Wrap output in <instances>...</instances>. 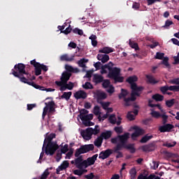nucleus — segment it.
I'll use <instances>...</instances> for the list:
<instances>
[{
	"mask_svg": "<svg viewBox=\"0 0 179 179\" xmlns=\"http://www.w3.org/2000/svg\"><path fill=\"white\" fill-rule=\"evenodd\" d=\"M100 132V129H99V125H95L94 129H92V135H97Z\"/></svg>",
	"mask_w": 179,
	"mask_h": 179,
	"instance_id": "e2e57ef3",
	"label": "nucleus"
},
{
	"mask_svg": "<svg viewBox=\"0 0 179 179\" xmlns=\"http://www.w3.org/2000/svg\"><path fill=\"white\" fill-rule=\"evenodd\" d=\"M72 73L69 71H64L60 78V81H55V83L57 86H62V85H66L68 80L71 79Z\"/></svg>",
	"mask_w": 179,
	"mask_h": 179,
	"instance_id": "0eeeda50",
	"label": "nucleus"
},
{
	"mask_svg": "<svg viewBox=\"0 0 179 179\" xmlns=\"http://www.w3.org/2000/svg\"><path fill=\"white\" fill-rule=\"evenodd\" d=\"M83 123L85 127H93V125H94V122H92L90 120L83 121Z\"/></svg>",
	"mask_w": 179,
	"mask_h": 179,
	"instance_id": "13d9d810",
	"label": "nucleus"
},
{
	"mask_svg": "<svg viewBox=\"0 0 179 179\" xmlns=\"http://www.w3.org/2000/svg\"><path fill=\"white\" fill-rule=\"evenodd\" d=\"M110 80H103L102 86L104 89H107L108 87H109L107 92L108 93L113 94V85H110Z\"/></svg>",
	"mask_w": 179,
	"mask_h": 179,
	"instance_id": "a211bd4d",
	"label": "nucleus"
},
{
	"mask_svg": "<svg viewBox=\"0 0 179 179\" xmlns=\"http://www.w3.org/2000/svg\"><path fill=\"white\" fill-rule=\"evenodd\" d=\"M22 83H27V85H29V86H32L33 87H34L35 89H38L39 90H42L44 91V87L41 86V85H38L36 83H34V82H30L29 81V79H26L25 82H23Z\"/></svg>",
	"mask_w": 179,
	"mask_h": 179,
	"instance_id": "6ab92c4d",
	"label": "nucleus"
},
{
	"mask_svg": "<svg viewBox=\"0 0 179 179\" xmlns=\"http://www.w3.org/2000/svg\"><path fill=\"white\" fill-rule=\"evenodd\" d=\"M131 97L127 99H124V106L125 107H129L131 106V101H135L136 100V97H139L141 96V93L139 92H142L143 90V87H140L139 88H136V90H131Z\"/></svg>",
	"mask_w": 179,
	"mask_h": 179,
	"instance_id": "20e7f679",
	"label": "nucleus"
},
{
	"mask_svg": "<svg viewBox=\"0 0 179 179\" xmlns=\"http://www.w3.org/2000/svg\"><path fill=\"white\" fill-rule=\"evenodd\" d=\"M118 138L120 143H122V146H124V149L129 150L130 153H135V152H136L135 145L127 144L128 139H129V133H125L123 135L119 136Z\"/></svg>",
	"mask_w": 179,
	"mask_h": 179,
	"instance_id": "7ed1b4c3",
	"label": "nucleus"
},
{
	"mask_svg": "<svg viewBox=\"0 0 179 179\" xmlns=\"http://www.w3.org/2000/svg\"><path fill=\"white\" fill-rule=\"evenodd\" d=\"M97 157H99V155L95 154L92 157H88L87 159L85 160L86 162L85 169H87L89 166H93L96 161L97 160Z\"/></svg>",
	"mask_w": 179,
	"mask_h": 179,
	"instance_id": "ddd939ff",
	"label": "nucleus"
},
{
	"mask_svg": "<svg viewBox=\"0 0 179 179\" xmlns=\"http://www.w3.org/2000/svg\"><path fill=\"white\" fill-rule=\"evenodd\" d=\"M71 96H72V92H64L61 96V99H65L68 101L71 99Z\"/></svg>",
	"mask_w": 179,
	"mask_h": 179,
	"instance_id": "c9c22d12",
	"label": "nucleus"
},
{
	"mask_svg": "<svg viewBox=\"0 0 179 179\" xmlns=\"http://www.w3.org/2000/svg\"><path fill=\"white\" fill-rule=\"evenodd\" d=\"M93 113L94 114V115H100V114H101V113L100 112V106H95L94 107Z\"/></svg>",
	"mask_w": 179,
	"mask_h": 179,
	"instance_id": "49530a36",
	"label": "nucleus"
},
{
	"mask_svg": "<svg viewBox=\"0 0 179 179\" xmlns=\"http://www.w3.org/2000/svg\"><path fill=\"white\" fill-rule=\"evenodd\" d=\"M99 52L102 54H110V52H113V49L110 48L105 47L103 49L99 50Z\"/></svg>",
	"mask_w": 179,
	"mask_h": 179,
	"instance_id": "72a5a7b5",
	"label": "nucleus"
},
{
	"mask_svg": "<svg viewBox=\"0 0 179 179\" xmlns=\"http://www.w3.org/2000/svg\"><path fill=\"white\" fill-rule=\"evenodd\" d=\"M173 128L174 125L171 124H165L159 127V131L162 133L171 132V129H173Z\"/></svg>",
	"mask_w": 179,
	"mask_h": 179,
	"instance_id": "2eb2a0df",
	"label": "nucleus"
},
{
	"mask_svg": "<svg viewBox=\"0 0 179 179\" xmlns=\"http://www.w3.org/2000/svg\"><path fill=\"white\" fill-rule=\"evenodd\" d=\"M75 59V55H72L71 57L66 54L60 57V61H66V62H72Z\"/></svg>",
	"mask_w": 179,
	"mask_h": 179,
	"instance_id": "5701e85b",
	"label": "nucleus"
},
{
	"mask_svg": "<svg viewBox=\"0 0 179 179\" xmlns=\"http://www.w3.org/2000/svg\"><path fill=\"white\" fill-rule=\"evenodd\" d=\"M104 78L101 75L99 74H94V77L92 78V81L94 83H96V85H99V83H101V82H103Z\"/></svg>",
	"mask_w": 179,
	"mask_h": 179,
	"instance_id": "aec40b11",
	"label": "nucleus"
},
{
	"mask_svg": "<svg viewBox=\"0 0 179 179\" xmlns=\"http://www.w3.org/2000/svg\"><path fill=\"white\" fill-rule=\"evenodd\" d=\"M113 155V150L108 149L106 150H103L100 152L99 159H101L102 160H106L108 157H110Z\"/></svg>",
	"mask_w": 179,
	"mask_h": 179,
	"instance_id": "4468645a",
	"label": "nucleus"
},
{
	"mask_svg": "<svg viewBox=\"0 0 179 179\" xmlns=\"http://www.w3.org/2000/svg\"><path fill=\"white\" fill-rule=\"evenodd\" d=\"M145 78L147 79L148 83H150V85H156L159 82V80H156V79H155L153 76L146 75Z\"/></svg>",
	"mask_w": 179,
	"mask_h": 179,
	"instance_id": "b1692460",
	"label": "nucleus"
},
{
	"mask_svg": "<svg viewBox=\"0 0 179 179\" xmlns=\"http://www.w3.org/2000/svg\"><path fill=\"white\" fill-rule=\"evenodd\" d=\"M161 117L162 118V124H163V125L167 124V120H169V116H167V115L162 114V115H161Z\"/></svg>",
	"mask_w": 179,
	"mask_h": 179,
	"instance_id": "0e129e2a",
	"label": "nucleus"
},
{
	"mask_svg": "<svg viewBox=\"0 0 179 179\" xmlns=\"http://www.w3.org/2000/svg\"><path fill=\"white\" fill-rule=\"evenodd\" d=\"M73 155V149H71L69 152L66 155L65 159H71Z\"/></svg>",
	"mask_w": 179,
	"mask_h": 179,
	"instance_id": "774afa93",
	"label": "nucleus"
},
{
	"mask_svg": "<svg viewBox=\"0 0 179 179\" xmlns=\"http://www.w3.org/2000/svg\"><path fill=\"white\" fill-rule=\"evenodd\" d=\"M149 41H150L151 43H152V44L148 45V46L150 47V48H156V47H157V45H159V42H156L155 41L154 39H150Z\"/></svg>",
	"mask_w": 179,
	"mask_h": 179,
	"instance_id": "a19ab883",
	"label": "nucleus"
},
{
	"mask_svg": "<svg viewBox=\"0 0 179 179\" xmlns=\"http://www.w3.org/2000/svg\"><path fill=\"white\" fill-rule=\"evenodd\" d=\"M122 148H124V145H122V143H118L114 148L113 152H120V150H121Z\"/></svg>",
	"mask_w": 179,
	"mask_h": 179,
	"instance_id": "052dcab7",
	"label": "nucleus"
},
{
	"mask_svg": "<svg viewBox=\"0 0 179 179\" xmlns=\"http://www.w3.org/2000/svg\"><path fill=\"white\" fill-rule=\"evenodd\" d=\"M31 65H33L35 68V75L36 76H40L41 75V64L39 62H36V59L31 60L30 62Z\"/></svg>",
	"mask_w": 179,
	"mask_h": 179,
	"instance_id": "f8f14e48",
	"label": "nucleus"
},
{
	"mask_svg": "<svg viewBox=\"0 0 179 179\" xmlns=\"http://www.w3.org/2000/svg\"><path fill=\"white\" fill-rule=\"evenodd\" d=\"M113 130L115 131V132H116V134L120 135V134H122L124 129H122V126H120L114 127Z\"/></svg>",
	"mask_w": 179,
	"mask_h": 179,
	"instance_id": "de8ad7c7",
	"label": "nucleus"
},
{
	"mask_svg": "<svg viewBox=\"0 0 179 179\" xmlns=\"http://www.w3.org/2000/svg\"><path fill=\"white\" fill-rule=\"evenodd\" d=\"M108 69L109 73L108 74V78L110 79H113V62H110L109 64H105L101 68V75H104V73H107V70Z\"/></svg>",
	"mask_w": 179,
	"mask_h": 179,
	"instance_id": "6e6552de",
	"label": "nucleus"
},
{
	"mask_svg": "<svg viewBox=\"0 0 179 179\" xmlns=\"http://www.w3.org/2000/svg\"><path fill=\"white\" fill-rule=\"evenodd\" d=\"M95 99L97 103H101L103 100H106L107 99V94L103 91L97 90L94 92Z\"/></svg>",
	"mask_w": 179,
	"mask_h": 179,
	"instance_id": "9b49d317",
	"label": "nucleus"
},
{
	"mask_svg": "<svg viewBox=\"0 0 179 179\" xmlns=\"http://www.w3.org/2000/svg\"><path fill=\"white\" fill-rule=\"evenodd\" d=\"M87 62H89V59H85V58L80 59L78 62V66H80V68H83V72H85L86 71V70H85V68H87L85 64H87Z\"/></svg>",
	"mask_w": 179,
	"mask_h": 179,
	"instance_id": "4be33fe9",
	"label": "nucleus"
},
{
	"mask_svg": "<svg viewBox=\"0 0 179 179\" xmlns=\"http://www.w3.org/2000/svg\"><path fill=\"white\" fill-rule=\"evenodd\" d=\"M99 104H101V106H102V108H103V110H108V107L110 106V103L108 102H99Z\"/></svg>",
	"mask_w": 179,
	"mask_h": 179,
	"instance_id": "6e6d98bb",
	"label": "nucleus"
},
{
	"mask_svg": "<svg viewBox=\"0 0 179 179\" xmlns=\"http://www.w3.org/2000/svg\"><path fill=\"white\" fill-rule=\"evenodd\" d=\"M127 96H128V91L124 89H121V92L119 94V99H123L124 101H125V99L127 98Z\"/></svg>",
	"mask_w": 179,
	"mask_h": 179,
	"instance_id": "cd10ccee",
	"label": "nucleus"
},
{
	"mask_svg": "<svg viewBox=\"0 0 179 179\" xmlns=\"http://www.w3.org/2000/svg\"><path fill=\"white\" fill-rule=\"evenodd\" d=\"M160 92L162 93V94H166L168 90H169V85L162 86L159 88Z\"/></svg>",
	"mask_w": 179,
	"mask_h": 179,
	"instance_id": "8fccbe9b",
	"label": "nucleus"
},
{
	"mask_svg": "<svg viewBox=\"0 0 179 179\" xmlns=\"http://www.w3.org/2000/svg\"><path fill=\"white\" fill-rule=\"evenodd\" d=\"M155 59H163L164 58V53L157 52L155 56Z\"/></svg>",
	"mask_w": 179,
	"mask_h": 179,
	"instance_id": "09e8293b",
	"label": "nucleus"
},
{
	"mask_svg": "<svg viewBox=\"0 0 179 179\" xmlns=\"http://www.w3.org/2000/svg\"><path fill=\"white\" fill-rule=\"evenodd\" d=\"M111 135H113V132L111 131H103L101 134L100 137L102 138V139H110L111 138Z\"/></svg>",
	"mask_w": 179,
	"mask_h": 179,
	"instance_id": "393cba45",
	"label": "nucleus"
},
{
	"mask_svg": "<svg viewBox=\"0 0 179 179\" xmlns=\"http://www.w3.org/2000/svg\"><path fill=\"white\" fill-rule=\"evenodd\" d=\"M11 75H13L15 78H18L20 82L26 83V80L29 79V73L26 72V66L24 64L19 63L14 66V69L11 70Z\"/></svg>",
	"mask_w": 179,
	"mask_h": 179,
	"instance_id": "f257e3e1",
	"label": "nucleus"
},
{
	"mask_svg": "<svg viewBox=\"0 0 179 179\" xmlns=\"http://www.w3.org/2000/svg\"><path fill=\"white\" fill-rule=\"evenodd\" d=\"M152 100L148 101L149 107H151V108H153V107H157L159 110H162V106H160V104H153L152 103Z\"/></svg>",
	"mask_w": 179,
	"mask_h": 179,
	"instance_id": "603ef678",
	"label": "nucleus"
},
{
	"mask_svg": "<svg viewBox=\"0 0 179 179\" xmlns=\"http://www.w3.org/2000/svg\"><path fill=\"white\" fill-rule=\"evenodd\" d=\"M83 87L86 90H89V89H93V85L90 82H86L85 85H83Z\"/></svg>",
	"mask_w": 179,
	"mask_h": 179,
	"instance_id": "a18cd8bd",
	"label": "nucleus"
},
{
	"mask_svg": "<svg viewBox=\"0 0 179 179\" xmlns=\"http://www.w3.org/2000/svg\"><path fill=\"white\" fill-rule=\"evenodd\" d=\"M102 143H103V138H101L100 136L94 142V145H95L96 148H101Z\"/></svg>",
	"mask_w": 179,
	"mask_h": 179,
	"instance_id": "c756f323",
	"label": "nucleus"
},
{
	"mask_svg": "<svg viewBox=\"0 0 179 179\" xmlns=\"http://www.w3.org/2000/svg\"><path fill=\"white\" fill-rule=\"evenodd\" d=\"M139 110L138 109H134V111L128 112L127 118L129 121H134L135 120V115H138Z\"/></svg>",
	"mask_w": 179,
	"mask_h": 179,
	"instance_id": "412c9836",
	"label": "nucleus"
},
{
	"mask_svg": "<svg viewBox=\"0 0 179 179\" xmlns=\"http://www.w3.org/2000/svg\"><path fill=\"white\" fill-rule=\"evenodd\" d=\"M129 44L130 45V47L131 48H134L136 51H138L139 50V45H138L137 43L131 41V40H130Z\"/></svg>",
	"mask_w": 179,
	"mask_h": 179,
	"instance_id": "58836bf2",
	"label": "nucleus"
},
{
	"mask_svg": "<svg viewBox=\"0 0 179 179\" xmlns=\"http://www.w3.org/2000/svg\"><path fill=\"white\" fill-rule=\"evenodd\" d=\"M168 90L171 92H179V85L168 86Z\"/></svg>",
	"mask_w": 179,
	"mask_h": 179,
	"instance_id": "c03bdc74",
	"label": "nucleus"
},
{
	"mask_svg": "<svg viewBox=\"0 0 179 179\" xmlns=\"http://www.w3.org/2000/svg\"><path fill=\"white\" fill-rule=\"evenodd\" d=\"M73 33H74V34H78V36H83V30L78 28L73 29Z\"/></svg>",
	"mask_w": 179,
	"mask_h": 179,
	"instance_id": "864d4df0",
	"label": "nucleus"
},
{
	"mask_svg": "<svg viewBox=\"0 0 179 179\" xmlns=\"http://www.w3.org/2000/svg\"><path fill=\"white\" fill-rule=\"evenodd\" d=\"M68 148H69L68 144H65L64 146L61 149V152L65 155V153H66V152L69 150Z\"/></svg>",
	"mask_w": 179,
	"mask_h": 179,
	"instance_id": "69168bd1",
	"label": "nucleus"
},
{
	"mask_svg": "<svg viewBox=\"0 0 179 179\" xmlns=\"http://www.w3.org/2000/svg\"><path fill=\"white\" fill-rule=\"evenodd\" d=\"M113 80L114 83H122L124 82V76H121V74L113 76Z\"/></svg>",
	"mask_w": 179,
	"mask_h": 179,
	"instance_id": "a878e982",
	"label": "nucleus"
},
{
	"mask_svg": "<svg viewBox=\"0 0 179 179\" xmlns=\"http://www.w3.org/2000/svg\"><path fill=\"white\" fill-rule=\"evenodd\" d=\"M134 129H135L134 132H136V134L138 135L139 136H141V135H143V129L138 127H135Z\"/></svg>",
	"mask_w": 179,
	"mask_h": 179,
	"instance_id": "5fc2aeb1",
	"label": "nucleus"
},
{
	"mask_svg": "<svg viewBox=\"0 0 179 179\" xmlns=\"http://www.w3.org/2000/svg\"><path fill=\"white\" fill-rule=\"evenodd\" d=\"M68 167H69V162L68 161L63 162L62 164L59 166V170H62V171L66 170Z\"/></svg>",
	"mask_w": 179,
	"mask_h": 179,
	"instance_id": "473e14b6",
	"label": "nucleus"
},
{
	"mask_svg": "<svg viewBox=\"0 0 179 179\" xmlns=\"http://www.w3.org/2000/svg\"><path fill=\"white\" fill-rule=\"evenodd\" d=\"M45 106L43 108V111L42 113V118L44 120L45 118V115H47V113L49 114H54L55 113V102L54 101L45 102Z\"/></svg>",
	"mask_w": 179,
	"mask_h": 179,
	"instance_id": "423d86ee",
	"label": "nucleus"
},
{
	"mask_svg": "<svg viewBox=\"0 0 179 179\" xmlns=\"http://www.w3.org/2000/svg\"><path fill=\"white\" fill-rule=\"evenodd\" d=\"M129 174L131 176V179L136 178V169L135 168H132L129 171Z\"/></svg>",
	"mask_w": 179,
	"mask_h": 179,
	"instance_id": "37998d69",
	"label": "nucleus"
},
{
	"mask_svg": "<svg viewBox=\"0 0 179 179\" xmlns=\"http://www.w3.org/2000/svg\"><path fill=\"white\" fill-rule=\"evenodd\" d=\"M46 145V147H45ZM44 148H45V155H50V156H52L57 150L59 148L57 142L52 141L51 137L48 136L44 140L42 150H44Z\"/></svg>",
	"mask_w": 179,
	"mask_h": 179,
	"instance_id": "f03ea898",
	"label": "nucleus"
},
{
	"mask_svg": "<svg viewBox=\"0 0 179 179\" xmlns=\"http://www.w3.org/2000/svg\"><path fill=\"white\" fill-rule=\"evenodd\" d=\"M151 115L154 118H159V117H162V114H160V113H159L157 111H152L151 113Z\"/></svg>",
	"mask_w": 179,
	"mask_h": 179,
	"instance_id": "680f3d73",
	"label": "nucleus"
},
{
	"mask_svg": "<svg viewBox=\"0 0 179 179\" xmlns=\"http://www.w3.org/2000/svg\"><path fill=\"white\" fill-rule=\"evenodd\" d=\"M75 166L77 169H86V161L83 160V157L79 155L75 159Z\"/></svg>",
	"mask_w": 179,
	"mask_h": 179,
	"instance_id": "1a4fd4ad",
	"label": "nucleus"
},
{
	"mask_svg": "<svg viewBox=\"0 0 179 179\" xmlns=\"http://www.w3.org/2000/svg\"><path fill=\"white\" fill-rule=\"evenodd\" d=\"M121 75V69L118 67H113V76H117Z\"/></svg>",
	"mask_w": 179,
	"mask_h": 179,
	"instance_id": "e433bc0d",
	"label": "nucleus"
},
{
	"mask_svg": "<svg viewBox=\"0 0 179 179\" xmlns=\"http://www.w3.org/2000/svg\"><path fill=\"white\" fill-rule=\"evenodd\" d=\"M152 99L155 100V101H163V100H164V96L160 94H155L152 95Z\"/></svg>",
	"mask_w": 179,
	"mask_h": 179,
	"instance_id": "bb28decb",
	"label": "nucleus"
},
{
	"mask_svg": "<svg viewBox=\"0 0 179 179\" xmlns=\"http://www.w3.org/2000/svg\"><path fill=\"white\" fill-rule=\"evenodd\" d=\"M176 145H177V142L173 141V143H164L163 146H165L166 148H174Z\"/></svg>",
	"mask_w": 179,
	"mask_h": 179,
	"instance_id": "4d7b16f0",
	"label": "nucleus"
},
{
	"mask_svg": "<svg viewBox=\"0 0 179 179\" xmlns=\"http://www.w3.org/2000/svg\"><path fill=\"white\" fill-rule=\"evenodd\" d=\"M50 176V172H48V169H47L41 176V179H47Z\"/></svg>",
	"mask_w": 179,
	"mask_h": 179,
	"instance_id": "bf43d9fd",
	"label": "nucleus"
},
{
	"mask_svg": "<svg viewBox=\"0 0 179 179\" xmlns=\"http://www.w3.org/2000/svg\"><path fill=\"white\" fill-rule=\"evenodd\" d=\"M171 24H174V22H173V21H170L169 20H167L165 22V24L164 26H162V27H164V29H169L170 26H171Z\"/></svg>",
	"mask_w": 179,
	"mask_h": 179,
	"instance_id": "3c124183",
	"label": "nucleus"
},
{
	"mask_svg": "<svg viewBox=\"0 0 179 179\" xmlns=\"http://www.w3.org/2000/svg\"><path fill=\"white\" fill-rule=\"evenodd\" d=\"M81 136H83V138H84V139H86V141H89V140L92 139L91 135L85 131L81 132Z\"/></svg>",
	"mask_w": 179,
	"mask_h": 179,
	"instance_id": "79ce46f5",
	"label": "nucleus"
},
{
	"mask_svg": "<svg viewBox=\"0 0 179 179\" xmlns=\"http://www.w3.org/2000/svg\"><path fill=\"white\" fill-rule=\"evenodd\" d=\"M64 85H66L68 90H72V89H73L74 85L72 82H69V83H66V84H64Z\"/></svg>",
	"mask_w": 179,
	"mask_h": 179,
	"instance_id": "338daca9",
	"label": "nucleus"
},
{
	"mask_svg": "<svg viewBox=\"0 0 179 179\" xmlns=\"http://www.w3.org/2000/svg\"><path fill=\"white\" fill-rule=\"evenodd\" d=\"M162 65H164L166 68L170 69V64L169 63V57H166L164 59H162V62L161 63Z\"/></svg>",
	"mask_w": 179,
	"mask_h": 179,
	"instance_id": "ea45409f",
	"label": "nucleus"
},
{
	"mask_svg": "<svg viewBox=\"0 0 179 179\" xmlns=\"http://www.w3.org/2000/svg\"><path fill=\"white\" fill-rule=\"evenodd\" d=\"M155 149H156V146L153 143L143 145L141 147V150H143V152H153Z\"/></svg>",
	"mask_w": 179,
	"mask_h": 179,
	"instance_id": "dca6fc26",
	"label": "nucleus"
},
{
	"mask_svg": "<svg viewBox=\"0 0 179 179\" xmlns=\"http://www.w3.org/2000/svg\"><path fill=\"white\" fill-rule=\"evenodd\" d=\"M121 117H118V120L117 121V118L115 117V115L113 114V124H117V125H121Z\"/></svg>",
	"mask_w": 179,
	"mask_h": 179,
	"instance_id": "4c0bfd02",
	"label": "nucleus"
},
{
	"mask_svg": "<svg viewBox=\"0 0 179 179\" xmlns=\"http://www.w3.org/2000/svg\"><path fill=\"white\" fill-rule=\"evenodd\" d=\"M74 97L76 100H79L80 99H85L87 97V94L83 90H80L74 94Z\"/></svg>",
	"mask_w": 179,
	"mask_h": 179,
	"instance_id": "f3484780",
	"label": "nucleus"
},
{
	"mask_svg": "<svg viewBox=\"0 0 179 179\" xmlns=\"http://www.w3.org/2000/svg\"><path fill=\"white\" fill-rule=\"evenodd\" d=\"M165 104H166V107L171 108V107H173V106H174V104H176V99H172L170 100H167V101H166Z\"/></svg>",
	"mask_w": 179,
	"mask_h": 179,
	"instance_id": "f704fd0d",
	"label": "nucleus"
},
{
	"mask_svg": "<svg viewBox=\"0 0 179 179\" xmlns=\"http://www.w3.org/2000/svg\"><path fill=\"white\" fill-rule=\"evenodd\" d=\"M137 81H138V77L136 76H130L126 80V82H127L128 83H129V85H131V90H135L141 87H138L136 83H135V82H137Z\"/></svg>",
	"mask_w": 179,
	"mask_h": 179,
	"instance_id": "9d476101",
	"label": "nucleus"
},
{
	"mask_svg": "<svg viewBox=\"0 0 179 179\" xmlns=\"http://www.w3.org/2000/svg\"><path fill=\"white\" fill-rule=\"evenodd\" d=\"M94 150V145L93 144H87L84 145H81L80 148L76 150V152L74 154L75 157H79L81 155H85V153H87V152H90Z\"/></svg>",
	"mask_w": 179,
	"mask_h": 179,
	"instance_id": "39448f33",
	"label": "nucleus"
},
{
	"mask_svg": "<svg viewBox=\"0 0 179 179\" xmlns=\"http://www.w3.org/2000/svg\"><path fill=\"white\" fill-rule=\"evenodd\" d=\"M85 173H87V170L86 169H76L74 170L73 171V174H75L76 176H83V174H85Z\"/></svg>",
	"mask_w": 179,
	"mask_h": 179,
	"instance_id": "7c9ffc66",
	"label": "nucleus"
},
{
	"mask_svg": "<svg viewBox=\"0 0 179 179\" xmlns=\"http://www.w3.org/2000/svg\"><path fill=\"white\" fill-rule=\"evenodd\" d=\"M152 138H153V136L150 135H145L143 137H142V138L141 139L140 142L141 143H146V142L150 141V139H152Z\"/></svg>",
	"mask_w": 179,
	"mask_h": 179,
	"instance_id": "2f4dec72",
	"label": "nucleus"
},
{
	"mask_svg": "<svg viewBox=\"0 0 179 179\" xmlns=\"http://www.w3.org/2000/svg\"><path fill=\"white\" fill-rule=\"evenodd\" d=\"M81 121H90L93 120V114H89L85 115H81L80 117Z\"/></svg>",
	"mask_w": 179,
	"mask_h": 179,
	"instance_id": "c85d7f7f",
	"label": "nucleus"
}]
</instances>
